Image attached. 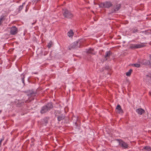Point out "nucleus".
<instances>
[{
    "instance_id": "obj_17",
    "label": "nucleus",
    "mask_w": 151,
    "mask_h": 151,
    "mask_svg": "<svg viewBox=\"0 0 151 151\" xmlns=\"http://www.w3.org/2000/svg\"><path fill=\"white\" fill-rule=\"evenodd\" d=\"M21 79L22 81V82L24 86L25 85V82L24 79L25 78V75L24 73H22L20 75Z\"/></svg>"
},
{
    "instance_id": "obj_20",
    "label": "nucleus",
    "mask_w": 151,
    "mask_h": 151,
    "mask_svg": "<svg viewBox=\"0 0 151 151\" xmlns=\"http://www.w3.org/2000/svg\"><path fill=\"white\" fill-rule=\"evenodd\" d=\"M132 71V69H130L129 71L126 73V75L127 76H129Z\"/></svg>"
},
{
    "instance_id": "obj_1",
    "label": "nucleus",
    "mask_w": 151,
    "mask_h": 151,
    "mask_svg": "<svg viewBox=\"0 0 151 151\" xmlns=\"http://www.w3.org/2000/svg\"><path fill=\"white\" fill-rule=\"evenodd\" d=\"M53 107V105L51 102H49L46 104L41 107L40 113L42 114L47 112L50 110Z\"/></svg>"
},
{
    "instance_id": "obj_22",
    "label": "nucleus",
    "mask_w": 151,
    "mask_h": 151,
    "mask_svg": "<svg viewBox=\"0 0 151 151\" xmlns=\"http://www.w3.org/2000/svg\"><path fill=\"white\" fill-rule=\"evenodd\" d=\"M132 66L133 67H136L137 68H139L140 67V65L139 64L135 63L132 64Z\"/></svg>"
},
{
    "instance_id": "obj_13",
    "label": "nucleus",
    "mask_w": 151,
    "mask_h": 151,
    "mask_svg": "<svg viewBox=\"0 0 151 151\" xmlns=\"http://www.w3.org/2000/svg\"><path fill=\"white\" fill-rule=\"evenodd\" d=\"M72 120L73 123L75 124L76 126L78 125L77 124L78 122V116H73L72 118Z\"/></svg>"
},
{
    "instance_id": "obj_24",
    "label": "nucleus",
    "mask_w": 151,
    "mask_h": 151,
    "mask_svg": "<svg viewBox=\"0 0 151 151\" xmlns=\"http://www.w3.org/2000/svg\"><path fill=\"white\" fill-rule=\"evenodd\" d=\"M23 7L22 6H20L18 8V12H20L23 9Z\"/></svg>"
},
{
    "instance_id": "obj_23",
    "label": "nucleus",
    "mask_w": 151,
    "mask_h": 151,
    "mask_svg": "<svg viewBox=\"0 0 151 151\" xmlns=\"http://www.w3.org/2000/svg\"><path fill=\"white\" fill-rule=\"evenodd\" d=\"M52 41H50L48 43L47 45V47H48V48H50L52 45Z\"/></svg>"
},
{
    "instance_id": "obj_8",
    "label": "nucleus",
    "mask_w": 151,
    "mask_h": 151,
    "mask_svg": "<svg viewBox=\"0 0 151 151\" xmlns=\"http://www.w3.org/2000/svg\"><path fill=\"white\" fill-rule=\"evenodd\" d=\"M116 112L119 114H122L124 112L122 109L120 105L118 104L116 108Z\"/></svg>"
},
{
    "instance_id": "obj_12",
    "label": "nucleus",
    "mask_w": 151,
    "mask_h": 151,
    "mask_svg": "<svg viewBox=\"0 0 151 151\" xmlns=\"http://www.w3.org/2000/svg\"><path fill=\"white\" fill-rule=\"evenodd\" d=\"M136 111L139 114L142 115L145 113V111L142 108H139L136 110Z\"/></svg>"
},
{
    "instance_id": "obj_25",
    "label": "nucleus",
    "mask_w": 151,
    "mask_h": 151,
    "mask_svg": "<svg viewBox=\"0 0 151 151\" xmlns=\"http://www.w3.org/2000/svg\"><path fill=\"white\" fill-rule=\"evenodd\" d=\"M93 50V49L92 48H90L87 51L88 53H91L92 51Z\"/></svg>"
},
{
    "instance_id": "obj_14",
    "label": "nucleus",
    "mask_w": 151,
    "mask_h": 151,
    "mask_svg": "<svg viewBox=\"0 0 151 151\" xmlns=\"http://www.w3.org/2000/svg\"><path fill=\"white\" fill-rule=\"evenodd\" d=\"M65 118V115L63 114H61L58 116L57 117V119L59 122L61 121L62 120H63Z\"/></svg>"
},
{
    "instance_id": "obj_27",
    "label": "nucleus",
    "mask_w": 151,
    "mask_h": 151,
    "mask_svg": "<svg viewBox=\"0 0 151 151\" xmlns=\"http://www.w3.org/2000/svg\"><path fill=\"white\" fill-rule=\"evenodd\" d=\"M4 139V137H2L0 139V147L1 146V142L2 141H3Z\"/></svg>"
},
{
    "instance_id": "obj_11",
    "label": "nucleus",
    "mask_w": 151,
    "mask_h": 151,
    "mask_svg": "<svg viewBox=\"0 0 151 151\" xmlns=\"http://www.w3.org/2000/svg\"><path fill=\"white\" fill-rule=\"evenodd\" d=\"M36 93L34 91H32L27 94V96L29 97H32V100L34 99V97L35 96Z\"/></svg>"
},
{
    "instance_id": "obj_7",
    "label": "nucleus",
    "mask_w": 151,
    "mask_h": 151,
    "mask_svg": "<svg viewBox=\"0 0 151 151\" xmlns=\"http://www.w3.org/2000/svg\"><path fill=\"white\" fill-rule=\"evenodd\" d=\"M18 32V30L17 28L15 26H13L11 27L10 33L11 35H13L16 34Z\"/></svg>"
},
{
    "instance_id": "obj_29",
    "label": "nucleus",
    "mask_w": 151,
    "mask_h": 151,
    "mask_svg": "<svg viewBox=\"0 0 151 151\" xmlns=\"http://www.w3.org/2000/svg\"><path fill=\"white\" fill-rule=\"evenodd\" d=\"M105 70V69H104L103 68V67L102 68L100 69V71L101 72H103Z\"/></svg>"
},
{
    "instance_id": "obj_32",
    "label": "nucleus",
    "mask_w": 151,
    "mask_h": 151,
    "mask_svg": "<svg viewBox=\"0 0 151 151\" xmlns=\"http://www.w3.org/2000/svg\"><path fill=\"white\" fill-rule=\"evenodd\" d=\"M25 2H24L22 3V5H21V6H22L23 7L25 5Z\"/></svg>"
},
{
    "instance_id": "obj_2",
    "label": "nucleus",
    "mask_w": 151,
    "mask_h": 151,
    "mask_svg": "<svg viewBox=\"0 0 151 151\" xmlns=\"http://www.w3.org/2000/svg\"><path fill=\"white\" fill-rule=\"evenodd\" d=\"M62 12L63 16L65 18L71 19L73 17V15L71 13L70 11L67 9H63Z\"/></svg>"
},
{
    "instance_id": "obj_30",
    "label": "nucleus",
    "mask_w": 151,
    "mask_h": 151,
    "mask_svg": "<svg viewBox=\"0 0 151 151\" xmlns=\"http://www.w3.org/2000/svg\"><path fill=\"white\" fill-rule=\"evenodd\" d=\"M28 10V9H27V6H26V9L25 10V12H27V11Z\"/></svg>"
},
{
    "instance_id": "obj_15",
    "label": "nucleus",
    "mask_w": 151,
    "mask_h": 151,
    "mask_svg": "<svg viewBox=\"0 0 151 151\" xmlns=\"http://www.w3.org/2000/svg\"><path fill=\"white\" fill-rule=\"evenodd\" d=\"M143 151H151V147L149 146H145L143 149Z\"/></svg>"
},
{
    "instance_id": "obj_5",
    "label": "nucleus",
    "mask_w": 151,
    "mask_h": 151,
    "mask_svg": "<svg viewBox=\"0 0 151 151\" xmlns=\"http://www.w3.org/2000/svg\"><path fill=\"white\" fill-rule=\"evenodd\" d=\"M112 6V4L109 1H106L103 3H101L99 5L100 7H104L109 8Z\"/></svg>"
},
{
    "instance_id": "obj_19",
    "label": "nucleus",
    "mask_w": 151,
    "mask_h": 151,
    "mask_svg": "<svg viewBox=\"0 0 151 151\" xmlns=\"http://www.w3.org/2000/svg\"><path fill=\"white\" fill-rule=\"evenodd\" d=\"M132 33H134L136 32H138L139 30L136 27H134L132 29Z\"/></svg>"
},
{
    "instance_id": "obj_31",
    "label": "nucleus",
    "mask_w": 151,
    "mask_h": 151,
    "mask_svg": "<svg viewBox=\"0 0 151 151\" xmlns=\"http://www.w3.org/2000/svg\"><path fill=\"white\" fill-rule=\"evenodd\" d=\"M38 73V72H32V74H37Z\"/></svg>"
},
{
    "instance_id": "obj_21",
    "label": "nucleus",
    "mask_w": 151,
    "mask_h": 151,
    "mask_svg": "<svg viewBox=\"0 0 151 151\" xmlns=\"http://www.w3.org/2000/svg\"><path fill=\"white\" fill-rule=\"evenodd\" d=\"M5 19L4 16H1L0 18V25H1L3 22V21Z\"/></svg>"
},
{
    "instance_id": "obj_16",
    "label": "nucleus",
    "mask_w": 151,
    "mask_h": 151,
    "mask_svg": "<svg viewBox=\"0 0 151 151\" xmlns=\"http://www.w3.org/2000/svg\"><path fill=\"white\" fill-rule=\"evenodd\" d=\"M74 33L72 29H70L67 33V35L70 37H72Z\"/></svg>"
},
{
    "instance_id": "obj_34",
    "label": "nucleus",
    "mask_w": 151,
    "mask_h": 151,
    "mask_svg": "<svg viewBox=\"0 0 151 151\" xmlns=\"http://www.w3.org/2000/svg\"><path fill=\"white\" fill-rule=\"evenodd\" d=\"M150 67L151 68V65H150Z\"/></svg>"
},
{
    "instance_id": "obj_3",
    "label": "nucleus",
    "mask_w": 151,
    "mask_h": 151,
    "mask_svg": "<svg viewBox=\"0 0 151 151\" xmlns=\"http://www.w3.org/2000/svg\"><path fill=\"white\" fill-rule=\"evenodd\" d=\"M119 143V145L121 147L123 148L126 149L128 148L129 145L127 143L124 142L122 140L120 139H116Z\"/></svg>"
},
{
    "instance_id": "obj_26",
    "label": "nucleus",
    "mask_w": 151,
    "mask_h": 151,
    "mask_svg": "<svg viewBox=\"0 0 151 151\" xmlns=\"http://www.w3.org/2000/svg\"><path fill=\"white\" fill-rule=\"evenodd\" d=\"M103 68L105 69V70H109V66H106L105 67H103Z\"/></svg>"
},
{
    "instance_id": "obj_9",
    "label": "nucleus",
    "mask_w": 151,
    "mask_h": 151,
    "mask_svg": "<svg viewBox=\"0 0 151 151\" xmlns=\"http://www.w3.org/2000/svg\"><path fill=\"white\" fill-rule=\"evenodd\" d=\"M78 42L77 41L71 44L69 47V49L70 50L73 49L77 48L78 47L77 44H78Z\"/></svg>"
},
{
    "instance_id": "obj_18",
    "label": "nucleus",
    "mask_w": 151,
    "mask_h": 151,
    "mask_svg": "<svg viewBox=\"0 0 151 151\" xmlns=\"http://www.w3.org/2000/svg\"><path fill=\"white\" fill-rule=\"evenodd\" d=\"M143 64L145 65H149L150 64V62L148 60H144L143 61Z\"/></svg>"
},
{
    "instance_id": "obj_6",
    "label": "nucleus",
    "mask_w": 151,
    "mask_h": 151,
    "mask_svg": "<svg viewBox=\"0 0 151 151\" xmlns=\"http://www.w3.org/2000/svg\"><path fill=\"white\" fill-rule=\"evenodd\" d=\"M121 6L120 4H118L116 5L115 6H114L111 9V11L112 13L116 12L117 11L119 10L120 9Z\"/></svg>"
},
{
    "instance_id": "obj_33",
    "label": "nucleus",
    "mask_w": 151,
    "mask_h": 151,
    "mask_svg": "<svg viewBox=\"0 0 151 151\" xmlns=\"http://www.w3.org/2000/svg\"><path fill=\"white\" fill-rule=\"evenodd\" d=\"M35 0H32V2H33V4H34L35 2Z\"/></svg>"
},
{
    "instance_id": "obj_10",
    "label": "nucleus",
    "mask_w": 151,
    "mask_h": 151,
    "mask_svg": "<svg viewBox=\"0 0 151 151\" xmlns=\"http://www.w3.org/2000/svg\"><path fill=\"white\" fill-rule=\"evenodd\" d=\"M112 54V52L110 51H107L106 52V55L104 56V58L105 60H107L108 58H109L111 55Z\"/></svg>"
},
{
    "instance_id": "obj_28",
    "label": "nucleus",
    "mask_w": 151,
    "mask_h": 151,
    "mask_svg": "<svg viewBox=\"0 0 151 151\" xmlns=\"http://www.w3.org/2000/svg\"><path fill=\"white\" fill-rule=\"evenodd\" d=\"M49 118H48L47 117H46L44 119L45 122L46 123H47L48 122L47 120Z\"/></svg>"
},
{
    "instance_id": "obj_4",
    "label": "nucleus",
    "mask_w": 151,
    "mask_h": 151,
    "mask_svg": "<svg viewBox=\"0 0 151 151\" xmlns=\"http://www.w3.org/2000/svg\"><path fill=\"white\" fill-rule=\"evenodd\" d=\"M144 43H141L140 44H131L129 48L132 49H136L142 48L145 46Z\"/></svg>"
}]
</instances>
